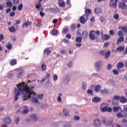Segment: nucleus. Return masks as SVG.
Returning a JSON list of instances; mask_svg holds the SVG:
<instances>
[{
    "mask_svg": "<svg viewBox=\"0 0 127 127\" xmlns=\"http://www.w3.org/2000/svg\"><path fill=\"white\" fill-rule=\"evenodd\" d=\"M6 5H7V6H8V7H11V6H12V5H13L12 2H11L10 1H7L6 2Z\"/></svg>",
    "mask_w": 127,
    "mask_h": 127,
    "instance_id": "obj_41",
    "label": "nucleus"
},
{
    "mask_svg": "<svg viewBox=\"0 0 127 127\" xmlns=\"http://www.w3.org/2000/svg\"><path fill=\"white\" fill-rule=\"evenodd\" d=\"M47 68V66L45 64H42L41 65V69L42 71H46V69Z\"/></svg>",
    "mask_w": 127,
    "mask_h": 127,
    "instance_id": "obj_26",
    "label": "nucleus"
},
{
    "mask_svg": "<svg viewBox=\"0 0 127 127\" xmlns=\"http://www.w3.org/2000/svg\"><path fill=\"white\" fill-rule=\"evenodd\" d=\"M93 90L91 89L87 90V93L89 94V95H91L92 96H93Z\"/></svg>",
    "mask_w": 127,
    "mask_h": 127,
    "instance_id": "obj_48",
    "label": "nucleus"
},
{
    "mask_svg": "<svg viewBox=\"0 0 127 127\" xmlns=\"http://www.w3.org/2000/svg\"><path fill=\"white\" fill-rule=\"evenodd\" d=\"M63 113H64L65 117L70 116V113H69L67 112L66 109H65V108L64 109Z\"/></svg>",
    "mask_w": 127,
    "mask_h": 127,
    "instance_id": "obj_30",
    "label": "nucleus"
},
{
    "mask_svg": "<svg viewBox=\"0 0 127 127\" xmlns=\"http://www.w3.org/2000/svg\"><path fill=\"white\" fill-rule=\"evenodd\" d=\"M124 66H125V64H124V63L119 62L118 63L117 65V69H118V70H120V69H122V68H124Z\"/></svg>",
    "mask_w": 127,
    "mask_h": 127,
    "instance_id": "obj_14",
    "label": "nucleus"
},
{
    "mask_svg": "<svg viewBox=\"0 0 127 127\" xmlns=\"http://www.w3.org/2000/svg\"><path fill=\"white\" fill-rule=\"evenodd\" d=\"M109 33L110 35H115V32L112 30L110 31Z\"/></svg>",
    "mask_w": 127,
    "mask_h": 127,
    "instance_id": "obj_60",
    "label": "nucleus"
},
{
    "mask_svg": "<svg viewBox=\"0 0 127 127\" xmlns=\"http://www.w3.org/2000/svg\"><path fill=\"white\" fill-rule=\"evenodd\" d=\"M47 78H50V74L48 73L46 75V77H44L40 82V83H43L45 81L47 80Z\"/></svg>",
    "mask_w": 127,
    "mask_h": 127,
    "instance_id": "obj_21",
    "label": "nucleus"
},
{
    "mask_svg": "<svg viewBox=\"0 0 127 127\" xmlns=\"http://www.w3.org/2000/svg\"><path fill=\"white\" fill-rule=\"evenodd\" d=\"M120 102H121V103H122V104H125V103H127V98H126L124 96H121L120 97Z\"/></svg>",
    "mask_w": 127,
    "mask_h": 127,
    "instance_id": "obj_17",
    "label": "nucleus"
},
{
    "mask_svg": "<svg viewBox=\"0 0 127 127\" xmlns=\"http://www.w3.org/2000/svg\"><path fill=\"white\" fill-rule=\"evenodd\" d=\"M122 30H124L125 33H127V26H124L122 28Z\"/></svg>",
    "mask_w": 127,
    "mask_h": 127,
    "instance_id": "obj_52",
    "label": "nucleus"
},
{
    "mask_svg": "<svg viewBox=\"0 0 127 127\" xmlns=\"http://www.w3.org/2000/svg\"><path fill=\"white\" fill-rule=\"evenodd\" d=\"M119 7L122 9H127V4L125 2H120L119 3Z\"/></svg>",
    "mask_w": 127,
    "mask_h": 127,
    "instance_id": "obj_6",
    "label": "nucleus"
},
{
    "mask_svg": "<svg viewBox=\"0 0 127 127\" xmlns=\"http://www.w3.org/2000/svg\"><path fill=\"white\" fill-rule=\"evenodd\" d=\"M113 99V100H116L117 101H119V100L121 99V97L118 95H115Z\"/></svg>",
    "mask_w": 127,
    "mask_h": 127,
    "instance_id": "obj_43",
    "label": "nucleus"
},
{
    "mask_svg": "<svg viewBox=\"0 0 127 127\" xmlns=\"http://www.w3.org/2000/svg\"><path fill=\"white\" fill-rule=\"evenodd\" d=\"M101 64H102L101 62H98L95 64V66L97 68V72H99L100 70V66L101 65Z\"/></svg>",
    "mask_w": 127,
    "mask_h": 127,
    "instance_id": "obj_15",
    "label": "nucleus"
},
{
    "mask_svg": "<svg viewBox=\"0 0 127 127\" xmlns=\"http://www.w3.org/2000/svg\"><path fill=\"white\" fill-rule=\"evenodd\" d=\"M22 7H23L22 4H20L17 7L18 10H21V9H22Z\"/></svg>",
    "mask_w": 127,
    "mask_h": 127,
    "instance_id": "obj_47",
    "label": "nucleus"
},
{
    "mask_svg": "<svg viewBox=\"0 0 127 127\" xmlns=\"http://www.w3.org/2000/svg\"><path fill=\"white\" fill-rule=\"evenodd\" d=\"M58 22V20L57 19H54L53 20V23H54V24H56V23H57Z\"/></svg>",
    "mask_w": 127,
    "mask_h": 127,
    "instance_id": "obj_58",
    "label": "nucleus"
},
{
    "mask_svg": "<svg viewBox=\"0 0 127 127\" xmlns=\"http://www.w3.org/2000/svg\"><path fill=\"white\" fill-rule=\"evenodd\" d=\"M31 119L33 120V121H38V118H37V116H36V115H32L31 116Z\"/></svg>",
    "mask_w": 127,
    "mask_h": 127,
    "instance_id": "obj_35",
    "label": "nucleus"
},
{
    "mask_svg": "<svg viewBox=\"0 0 127 127\" xmlns=\"http://www.w3.org/2000/svg\"><path fill=\"white\" fill-rule=\"evenodd\" d=\"M87 88V85H86V83L85 82H83V85H82V89L84 90H86Z\"/></svg>",
    "mask_w": 127,
    "mask_h": 127,
    "instance_id": "obj_53",
    "label": "nucleus"
},
{
    "mask_svg": "<svg viewBox=\"0 0 127 127\" xmlns=\"http://www.w3.org/2000/svg\"><path fill=\"white\" fill-rule=\"evenodd\" d=\"M101 85H97L95 86V91L96 93H98V92H100V90L101 89Z\"/></svg>",
    "mask_w": 127,
    "mask_h": 127,
    "instance_id": "obj_25",
    "label": "nucleus"
},
{
    "mask_svg": "<svg viewBox=\"0 0 127 127\" xmlns=\"http://www.w3.org/2000/svg\"><path fill=\"white\" fill-rule=\"evenodd\" d=\"M100 93L102 95H107L108 93V89H104V90H100Z\"/></svg>",
    "mask_w": 127,
    "mask_h": 127,
    "instance_id": "obj_22",
    "label": "nucleus"
},
{
    "mask_svg": "<svg viewBox=\"0 0 127 127\" xmlns=\"http://www.w3.org/2000/svg\"><path fill=\"white\" fill-rule=\"evenodd\" d=\"M111 55V51H107V52L105 54V57L106 59H107V58H109V56Z\"/></svg>",
    "mask_w": 127,
    "mask_h": 127,
    "instance_id": "obj_32",
    "label": "nucleus"
},
{
    "mask_svg": "<svg viewBox=\"0 0 127 127\" xmlns=\"http://www.w3.org/2000/svg\"><path fill=\"white\" fill-rule=\"evenodd\" d=\"M15 15V12L12 11L10 13V16H14Z\"/></svg>",
    "mask_w": 127,
    "mask_h": 127,
    "instance_id": "obj_64",
    "label": "nucleus"
},
{
    "mask_svg": "<svg viewBox=\"0 0 127 127\" xmlns=\"http://www.w3.org/2000/svg\"><path fill=\"white\" fill-rule=\"evenodd\" d=\"M2 40H4V37L3 36V34H0V42H1Z\"/></svg>",
    "mask_w": 127,
    "mask_h": 127,
    "instance_id": "obj_45",
    "label": "nucleus"
},
{
    "mask_svg": "<svg viewBox=\"0 0 127 127\" xmlns=\"http://www.w3.org/2000/svg\"><path fill=\"white\" fill-rule=\"evenodd\" d=\"M20 121V118L19 117L17 118V119L15 120V124H18L19 123V121Z\"/></svg>",
    "mask_w": 127,
    "mask_h": 127,
    "instance_id": "obj_56",
    "label": "nucleus"
},
{
    "mask_svg": "<svg viewBox=\"0 0 127 127\" xmlns=\"http://www.w3.org/2000/svg\"><path fill=\"white\" fill-rule=\"evenodd\" d=\"M110 38L111 36H110V35L105 34L103 36L102 38L104 40H108V39H110Z\"/></svg>",
    "mask_w": 127,
    "mask_h": 127,
    "instance_id": "obj_29",
    "label": "nucleus"
},
{
    "mask_svg": "<svg viewBox=\"0 0 127 127\" xmlns=\"http://www.w3.org/2000/svg\"><path fill=\"white\" fill-rule=\"evenodd\" d=\"M94 12L95 14H99L102 12V9L97 7L94 9Z\"/></svg>",
    "mask_w": 127,
    "mask_h": 127,
    "instance_id": "obj_19",
    "label": "nucleus"
},
{
    "mask_svg": "<svg viewBox=\"0 0 127 127\" xmlns=\"http://www.w3.org/2000/svg\"><path fill=\"white\" fill-rule=\"evenodd\" d=\"M6 47L8 50H11L12 48V45L10 43H8Z\"/></svg>",
    "mask_w": 127,
    "mask_h": 127,
    "instance_id": "obj_37",
    "label": "nucleus"
},
{
    "mask_svg": "<svg viewBox=\"0 0 127 127\" xmlns=\"http://www.w3.org/2000/svg\"><path fill=\"white\" fill-rule=\"evenodd\" d=\"M94 126L96 127H100L102 126V122L99 119H95L93 121Z\"/></svg>",
    "mask_w": 127,
    "mask_h": 127,
    "instance_id": "obj_8",
    "label": "nucleus"
},
{
    "mask_svg": "<svg viewBox=\"0 0 127 127\" xmlns=\"http://www.w3.org/2000/svg\"><path fill=\"white\" fill-rule=\"evenodd\" d=\"M116 117L119 119H121L122 118H125V115H124V114H122L121 113H117Z\"/></svg>",
    "mask_w": 127,
    "mask_h": 127,
    "instance_id": "obj_34",
    "label": "nucleus"
},
{
    "mask_svg": "<svg viewBox=\"0 0 127 127\" xmlns=\"http://www.w3.org/2000/svg\"><path fill=\"white\" fill-rule=\"evenodd\" d=\"M71 30H72V31H74V30H75V29H76V25L72 24L71 25Z\"/></svg>",
    "mask_w": 127,
    "mask_h": 127,
    "instance_id": "obj_46",
    "label": "nucleus"
},
{
    "mask_svg": "<svg viewBox=\"0 0 127 127\" xmlns=\"http://www.w3.org/2000/svg\"><path fill=\"white\" fill-rule=\"evenodd\" d=\"M37 97L40 100H42L43 99V94H39Z\"/></svg>",
    "mask_w": 127,
    "mask_h": 127,
    "instance_id": "obj_49",
    "label": "nucleus"
},
{
    "mask_svg": "<svg viewBox=\"0 0 127 127\" xmlns=\"http://www.w3.org/2000/svg\"><path fill=\"white\" fill-rule=\"evenodd\" d=\"M80 22L82 24H85V22H86V20L85 19V18L84 16H81L79 19Z\"/></svg>",
    "mask_w": 127,
    "mask_h": 127,
    "instance_id": "obj_23",
    "label": "nucleus"
},
{
    "mask_svg": "<svg viewBox=\"0 0 127 127\" xmlns=\"http://www.w3.org/2000/svg\"><path fill=\"white\" fill-rule=\"evenodd\" d=\"M82 35L84 39H86V38H87L88 35H89V33L87 31H84L82 32Z\"/></svg>",
    "mask_w": 127,
    "mask_h": 127,
    "instance_id": "obj_18",
    "label": "nucleus"
},
{
    "mask_svg": "<svg viewBox=\"0 0 127 127\" xmlns=\"http://www.w3.org/2000/svg\"><path fill=\"white\" fill-rule=\"evenodd\" d=\"M52 33L53 35H57V33H58V31H57V30H53Z\"/></svg>",
    "mask_w": 127,
    "mask_h": 127,
    "instance_id": "obj_44",
    "label": "nucleus"
},
{
    "mask_svg": "<svg viewBox=\"0 0 127 127\" xmlns=\"http://www.w3.org/2000/svg\"><path fill=\"white\" fill-rule=\"evenodd\" d=\"M32 24V22L28 21H26V22L24 23L22 26V27L24 28V27H27Z\"/></svg>",
    "mask_w": 127,
    "mask_h": 127,
    "instance_id": "obj_11",
    "label": "nucleus"
},
{
    "mask_svg": "<svg viewBox=\"0 0 127 127\" xmlns=\"http://www.w3.org/2000/svg\"><path fill=\"white\" fill-rule=\"evenodd\" d=\"M59 6H60L61 7H64V6H65V2H64V1L62 0H59Z\"/></svg>",
    "mask_w": 127,
    "mask_h": 127,
    "instance_id": "obj_20",
    "label": "nucleus"
},
{
    "mask_svg": "<svg viewBox=\"0 0 127 127\" xmlns=\"http://www.w3.org/2000/svg\"><path fill=\"white\" fill-rule=\"evenodd\" d=\"M61 97H62V94L60 93L59 96L58 97V101L59 102V103H61L62 99H61Z\"/></svg>",
    "mask_w": 127,
    "mask_h": 127,
    "instance_id": "obj_40",
    "label": "nucleus"
},
{
    "mask_svg": "<svg viewBox=\"0 0 127 127\" xmlns=\"http://www.w3.org/2000/svg\"><path fill=\"white\" fill-rule=\"evenodd\" d=\"M75 41L78 43H81V42H82V37H76L75 39Z\"/></svg>",
    "mask_w": 127,
    "mask_h": 127,
    "instance_id": "obj_36",
    "label": "nucleus"
},
{
    "mask_svg": "<svg viewBox=\"0 0 127 127\" xmlns=\"http://www.w3.org/2000/svg\"><path fill=\"white\" fill-rule=\"evenodd\" d=\"M113 73L114 75H118L119 74V71L116 69H113Z\"/></svg>",
    "mask_w": 127,
    "mask_h": 127,
    "instance_id": "obj_50",
    "label": "nucleus"
},
{
    "mask_svg": "<svg viewBox=\"0 0 127 127\" xmlns=\"http://www.w3.org/2000/svg\"><path fill=\"white\" fill-rule=\"evenodd\" d=\"M112 127H122L121 126V125L114 124L113 125Z\"/></svg>",
    "mask_w": 127,
    "mask_h": 127,
    "instance_id": "obj_57",
    "label": "nucleus"
},
{
    "mask_svg": "<svg viewBox=\"0 0 127 127\" xmlns=\"http://www.w3.org/2000/svg\"><path fill=\"white\" fill-rule=\"evenodd\" d=\"M120 110L119 106H115L113 108V111L114 113H117V112H119Z\"/></svg>",
    "mask_w": 127,
    "mask_h": 127,
    "instance_id": "obj_31",
    "label": "nucleus"
},
{
    "mask_svg": "<svg viewBox=\"0 0 127 127\" xmlns=\"http://www.w3.org/2000/svg\"><path fill=\"white\" fill-rule=\"evenodd\" d=\"M118 36L124 37V33H123V32H122L121 31H119L118 32Z\"/></svg>",
    "mask_w": 127,
    "mask_h": 127,
    "instance_id": "obj_51",
    "label": "nucleus"
},
{
    "mask_svg": "<svg viewBox=\"0 0 127 127\" xmlns=\"http://www.w3.org/2000/svg\"><path fill=\"white\" fill-rule=\"evenodd\" d=\"M66 37L67 38V39H71V37H72V36H71V34H67L66 36Z\"/></svg>",
    "mask_w": 127,
    "mask_h": 127,
    "instance_id": "obj_55",
    "label": "nucleus"
},
{
    "mask_svg": "<svg viewBox=\"0 0 127 127\" xmlns=\"http://www.w3.org/2000/svg\"><path fill=\"white\" fill-rule=\"evenodd\" d=\"M9 63L11 66H14L17 64V61L16 59H12Z\"/></svg>",
    "mask_w": 127,
    "mask_h": 127,
    "instance_id": "obj_13",
    "label": "nucleus"
},
{
    "mask_svg": "<svg viewBox=\"0 0 127 127\" xmlns=\"http://www.w3.org/2000/svg\"><path fill=\"white\" fill-rule=\"evenodd\" d=\"M116 50H117V51H119V52H122V51H124V50H125V47H124V46L118 47L116 49Z\"/></svg>",
    "mask_w": 127,
    "mask_h": 127,
    "instance_id": "obj_24",
    "label": "nucleus"
},
{
    "mask_svg": "<svg viewBox=\"0 0 127 127\" xmlns=\"http://www.w3.org/2000/svg\"><path fill=\"white\" fill-rule=\"evenodd\" d=\"M58 80V76L56 74L54 75V81H57Z\"/></svg>",
    "mask_w": 127,
    "mask_h": 127,
    "instance_id": "obj_54",
    "label": "nucleus"
},
{
    "mask_svg": "<svg viewBox=\"0 0 127 127\" xmlns=\"http://www.w3.org/2000/svg\"><path fill=\"white\" fill-rule=\"evenodd\" d=\"M112 108L109 107V108H108L107 106H104L102 107L101 108V112H102L103 113H106V112H108V113H112Z\"/></svg>",
    "mask_w": 127,
    "mask_h": 127,
    "instance_id": "obj_5",
    "label": "nucleus"
},
{
    "mask_svg": "<svg viewBox=\"0 0 127 127\" xmlns=\"http://www.w3.org/2000/svg\"><path fill=\"white\" fill-rule=\"evenodd\" d=\"M125 41V39L124 37H120L118 38V40L117 41L116 44L119 45L121 42H124Z\"/></svg>",
    "mask_w": 127,
    "mask_h": 127,
    "instance_id": "obj_16",
    "label": "nucleus"
},
{
    "mask_svg": "<svg viewBox=\"0 0 127 127\" xmlns=\"http://www.w3.org/2000/svg\"><path fill=\"white\" fill-rule=\"evenodd\" d=\"M51 53V50L49 48L45 49L44 51V57L47 58L49 56V55Z\"/></svg>",
    "mask_w": 127,
    "mask_h": 127,
    "instance_id": "obj_7",
    "label": "nucleus"
},
{
    "mask_svg": "<svg viewBox=\"0 0 127 127\" xmlns=\"http://www.w3.org/2000/svg\"><path fill=\"white\" fill-rule=\"evenodd\" d=\"M32 101L34 103H38V99H37V98L35 97H32Z\"/></svg>",
    "mask_w": 127,
    "mask_h": 127,
    "instance_id": "obj_39",
    "label": "nucleus"
},
{
    "mask_svg": "<svg viewBox=\"0 0 127 127\" xmlns=\"http://www.w3.org/2000/svg\"><path fill=\"white\" fill-rule=\"evenodd\" d=\"M69 32V28L68 27H65L63 29V33L64 34H66Z\"/></svg>",
    "mask_w": 127,
    "mask_h": 127,
    "instance_id": "obj_27",
    "label": "nucleus"
},
{
    "mask_svg": "<svg viewBox=\"0 0 127 127\" xmlns=\"http://www.w3.org/2000/svg\"><path fill=\"white\" fill-rule=\"evenodd\" d=\"M16 86L17 88H15L14 90V94H15L14 101L18 100V96H20V92L23 95L22 97L23 101H26V100L30 99L32 94L34 96H36V93L33 91V89L35 88V84H32L31 87L25 82L20 83L17 84Z\"/></svg>",
    "mask_w": 127,
    "mask_h": 127,
    "instance_id": "obj_1",
    "label": "nucleus"
},
{
    "mask_svg": "<svg viewBox=\"0 0 127 127\" xmlns=\"http://www.w3.org/2000/svg\"><path fill=\"white\" fill-rule=\"evenodd\" d=\"M95 33H96L95 30H91L89 32V38L91 40H95L96 38H98L97 37L95 36Z\"/></svg>",
    "mask_w": 127,
    "mask_h": 127,
    "instance_id": "obj_4",
    "label": "nucleus"
},
{
    "mask_svg": "<svg viewBox=\"0 0 127 127\" xmlns=\"http://www.w3.org/2000/svg\"><path fill=\"white\" fill-rule=\"evenodd\" d=\"M4 123L7 125H10V124H11V119H10L9 117L4 118Z\"/></svg>",
    "mask_w": 127,
    "mask_h": 127,
    "instance_id": "obj_10",
    "label": "nucleus"
},
{
    "mask_svg": "<svg viewBox=\"0 0 127 127\" xmlns=\"http://www.w3.org/2000/svg\"><path fill=\"white\" fill-rule=\"evenodd\" d=\"M99 53L100 55H101V56H105V54L106 52H105V50H102L99 52Z\"/></svg>",
    "mask_w": 127,
    "mask_h": 127,
    "instance_id": "obj_42",
    "label": "nucleus"
},
{
    "mask_svg": "<svg viewBox=\"0 0 127 127\" xmlns=\"http://www.w3.org/2000/svg\"><path fill=\"white\" fill-rule=\"evenodd\" d=\"M108 70H111V69H112V64H108Z\"/></svg>",
    "mask_w": 127,
    "mask_h": 127,
    "instance_id": "obj_63",
    "label": "nucleus"
},
{
    "mask_svg": "<svg viewBox=\"0 0 127 127\" xmlns=\"http://www.w3.org/2000/svg\"><path fill=\"white\" fill-rule=\"evenodd\" d=\"M17 78H18V79H21L24 74V70L22 68H19L17 70Z\"/></svg>",
    "mask_w": 127,
    "mask_h": 127,
    "instance_id": "obj_2",
    "label": "nucleus"
},
{
    "mask_svg": "<svg viewBox=\"0 0 127 127\" xmlns=\"http://www.w3.org/2000/svg\"><path fill=\"white\" fill-rule=\"evenodd\" d=\"M24 108L25 109V110H23V113L24 114H28L29 112V110L27 109V106H24Z\"/></svg>",
    "mask_w": 127,
    "mask_h": 127,
    "instance_id": "obj_38",
    "label": "nucleus"
},
{
    "mask_svg": "<svg viewBox=\"0 0 127 127\" xmlns=\"http://www.w3.org/2000/svg\"><path fill=\"white\" fill-rule=\"evenodd\" d=\"M118 1L119 0H115V2H110V7H112L113 8H117V6H118Z\"/></svg>",
    "mask_w": 127,
    "mask_h": 127,
    "instance_id": "obj_9",
    "label": "nucleus"
},
{
    "mask_svg": "<svg viewBox=\"0 0 127 127\" xmlns=\"http://www.w3.org/2000/svg\"><path fill=\"white\" fill-rule=\"evenodd\" d=\"M8 30H9V31H10V32H12L13 33L14 32H15V31H16V29H15V27H11L9 28Z\"/></svg>",
    "mask_w": 127,
    "mask_h": 127,
    "instance_id": "obj_33",
    "label": "nucleus"
},
{
    "mask_svg": "<svg viewBox=\"0 0 127 127\" xmlns=\"http://www.w3.org/2000/svg\"><path fill=\"white\" fill-rule=\"evenodd\" d=\"M74 119L75 121H79V120H80V117L79 116H75Z\"/></svg>",
    "mask_w": 127,
    "mask_h": 127,
    "instance_id": "obj_62",
    "label": "nucleus"
},
{
    "mask_svg": "<svg viewBox=\"0 0 127 127\" xmlns=\"http://www.w3.org/2000/svg\"><path fill=\"white\" fill-rule=\"evenodd\" d=\"M100 20L102 22H104V21H105V17L104 16H101L100 17Z\"/></svg>",
    "mask_w": 127,
    "mask_h": 127,
    "instance_id": "obj_61",
    "label": "nucleus"
},
{
    "mask_svg": "<svg viewBox=\"0 0 127 127\" xmlns=\"http://www.w3.org/2000/svg\"><path fill=\"white\" fill-rule=\"evenodd\" d=\"M43 0H39L37 2L35 3L36 8H37V10H43V9H44V8H43V7H42L41 6V2Z\"/></svg>",
    "mask_w": 127,
    "mask_h": 127,
    "instance_id": "obj_3",
    "label": "nucleus"
},
{
    "mask_svg": "<svg viewBox=\"0 0 127 127\" xmlns=\"http://www.w3.org/2000/svg\"><path fill=\"white\" fill-rule=\"evenodd\" d=\"M92 103H100L101 102V98L98 97H95L92 99Z\"/></svg>",
    "mask_w": 127,
    "mask_h": 127,
    "instance_id": "obj_12",
    "label": "nucleus"
},
{
    "mask_svg": "<svg viewBox=\"0 0 127 127\" xmlns=\"http://www.w3.org/2000/svg\"><path fill=\"white\" fill-rule=\"evenodd\" d=\"M110 45V43L109 42H106L104 44V47H108Z\"/></svg>",
    "mask_w": 127,
    "mask_h": 127,
    "instance_id": "obj_59",
    "label": "nucleus"
},
{
    "mask_svg": "<svg viewBox=\"0 0 127 127\" xmlns=\"http://www.w3.org/2000/svg\"><path fill=\"white\" fill-rule=\"evenodd\" d=\"M85 13H86V14H87V15H90V14L92 13V10L89 8L86 9L85 10Z\"/></svg>",
    "mask_w": 127,
    "mask_h": 127,
    "instance_id": "obj_28",
    "label": "nucleus"
}]
</instances>
